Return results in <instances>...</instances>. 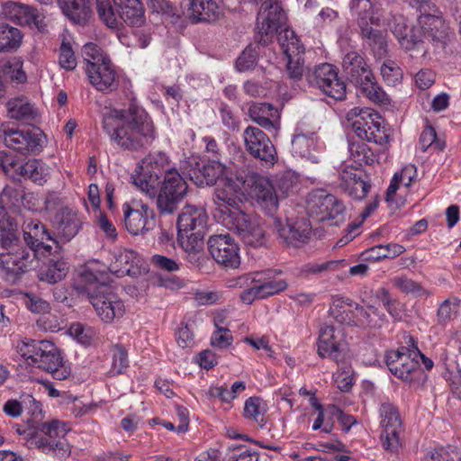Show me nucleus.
<instances>
[{
  "label": "nucleus",
  "mask_w": 461,
  "mask_h": 461,
  "mask_svg": "<svg viewBox=\"0 0 461 461\" xmlns=\"http://www.w3.org/2000/svg\"><path fill=\"white\" fill-rule=\"evenodd\" d=\"M103 129L110 140L124 150H140L156 139L154 122L135 97L129 99L126 107L104 114Z\"/></svg>",
  "instance_id": "obj_1"
},
{
  "label": "nucleus",
  "mask_w": 461,
  "mask_h": 461,
  "mask_svg": "<svg viewBox=\"0 0 461 461\" xmlns=\"http://www.w3.org/2000/svg\"><path fill=\"white\" fill-rule=\"evenodd\" d=\"M86 296L99 318L111 323L124 313V304L108 285V275L95 267L88 266L81 273Z\"/></svg>",
  "instance_id": "obj_2"
},
{
  "label": "nucleus",
  "mask_w": 461,
  "mask_h": 461,
  "mask_svg": "<svg viewBox=\"0 0 461 461\" xmlns=\"http://www.w3.org/2000/svg\"><path fill=\"white\" fill-rule=\"evenodd\" d=\"M18 352L29 366L51 374L56 380L71 375V368L64 362L60 350L50 340L30 339L18 346Z\"/></svg>",
  "instance_id": "obj_3"
},
{
  "label": "nucleus",
  "mask_w": 461,
  "mask_h": 461,
  "mask_svg": "<svg viewBox=\"0 0 461 461\" xmlns=\"http://www.w3.org/2000/svg\"><path fill=\"white\" fill-rule=\"evenodd\" d=\"M208 215L202 206L185 205L177 218V241L188 253L190 260L199 259L203 249V237L207 226Z\"/></svg>",
  "instance_id": "obj_4"
},
{
  "label": "nucleus",
  "mask_w": 461,
  "mask_h": 461,
  "mask_svg": "<svg viewBox=\"0 0 461 461\" xmlns=\"http://www.w3.org/2000/svg\"><path fill=\"white\" fill-rule=\"evenodd\" d=\"M411 348L401 347L396 350H389L385 354V363L390 372L397 378L408 382L423 384L428 375L420 369V358L427 370L432 368V360L422 354L414 344L412 337H409Z\"/></svg>",
  "instance_id": "obj_5"
},
{
  "label": "nucleus",
  "mask_w": 461,
  "mask_h": 461,
  "mask_svg": "<svg viewBox=\"0 0 461 461\" xmlns=\"http://www.w3.org/2000/svg\"><path fill=\"white\" fill-rule=\"evenodd\" d=\"M350 7L358 15L357 24L363 47L375 58L384 59L388 52L387 32L375 26L378 19L374 16L371 1L351 0Z\"/></svg>",
  "instance_id": "obj_6"
},
{
  "label": "nucleus",
  "mask_w": 461,
  "mask_h": 461,
  "mask_svg": "<svg viewBox=\"0 0 461 461\" xmlns=\"http://www.w3.org/2000/svg\"><path fill=\"white\" fill-rule=\"evenodd\" d=\"M0 268L6 278L15 280L32 268L37 254L22 244L13 230L4 233L0 242Z\"/></svg>",
  "instance_id": "obj_7"
},
{
  "label": "nucleus",
  "mask_w": 461,
  "mask_h": 461,
  "mask_svg": "<svg viewBox=\"0 0 461 461\" xmlns=\"http://www.w3.org/2000/svg\"><path fill=\"white\" fill-rule=\"evenodd\" d=\"M343 71L348 79L359 88L370 101L375 104H388L390 98L383 88L375 82V77L365 59L357 51L348 52L342 61Z\"/></svg>",
  "instance_id": "obj_8"
},
{
  "label": "nucleus",
  "mask_w": 461,
  "mask_h": 461,
  "mask_svg": "<svg viewBox=\"0 0 461 461\" xmlns=\"http://www.w3.org/2000/svg\"><path fill=\"white\" fill-rule=\"evenodd\" d=\"M225 226L235 232L247 247H265L267 243V231L263 221L258 216L244 211H233L223 218Z\"/></svg>",
  "instance_id": "obj_9"
},
{
  "label": "nucleus",
  "mask_w": 461,
  "mask_h": 461,
  "mask_svg": "<svg viewBox=\"0 0 461 461\" xmlns=\"http://www.w3.org/2000/svg\"><path fill=\"white\" fill-rule=\"evenodd\" d=\"M187 184L179 172L172 168L166 172L157 187L156 205L160 214H173L187 193Z\"/></svg>",
  "instance_id": "obj_10"
},
{
  "label": "nucleus",
  "mask_w": 461,
  "mask_h": 461,
  "mask_svg": "<svg viewBox=\"0 0 461 461\" xmlns=\"http://www.w3.org/2000/svg\"><path fill=\"white\" fill-rule=\"evenodd\" d=\"M0 138L5 145L22 155H37L43 150L46 137L39 129L2 127Z\"/></svg>",
  "instance_id": "obj_11"
},
{
  "label": "nucleus",
  "mask_w": 461,
  "mask_h": 461,
  "mask_svg": "<svg viewBox=\"0 0 461 461\" xmlns=\"http://www.w3.org/2000/svg\"><path fill=\"white\" fill-rule=\"evenodd\" d=\"M41 437H36L35 446L45 454H52L59 456H68L71 452L70 445L66 436L70 429L66 423L53 420L41 423L39 427Z\"/></svg>",
  "instance_id": "obj_12"
},
{
  "label": "nucleus",
  "mask_w": 461,
  "mask_h": 461,
  "mask_svg": "<svg viewBox=\"0 0 461 461\" xmlns=\"http://www.w3.org/2000/svg\"><path fill=\"white\" fill-rule=\"evenodd\" d=\"M167 164L165 154H149L141 160L140 171L133 176V184L149 197H155L161 176L169 170L167 169Z\"/></svg>",
  "instance_id": "obj_13"
},
{
  "label": "nucleus",
  "mask_w": 461,
  "mask_h": 461,
  "mask_svg": "<svg viewBox=\"0 0 461 461\" xmlns=\"http://www.w3.org/2000/svg\"><path fill=\"white\" fill-rule=\"evenodd\" d=\"M307 212L318 221L335 220L338 225L344 219L345 206L335 195L325 190H315L307 199Z\"/></svg>",
  "instance_id": "obj_14"
},
{
  "label": "nucleus",
  "mask_w": 461,
  "mask_h": 461,
  "mask_svg": "<svg viewBox=\"0 0 461 461\" xmlns=\"http://www.w3.org/2000/svg\"><path fill=\"white\" fill-rule=\"evenodd\" d=\"M184 170L198 186L213 185L225 175L226 166L221 160L189 157L184 163Z\"/></svg>",
  "instance_id": "obj_15"
},
{
  "label": "nucleus",
  "mask_w": 461,
  "mask_h": 461,
  "mask_svg": "<svg viewBox=\"0 0 461 461\" xmlns=\"http://www.w3.org/2000/svg\"><path fill=\"white\" fill-rule=\"evenodd\" d=\"M307 80L325 95L341 101L346 97V85L339 77L338 69L331 64L322 63L307 74Z\"/></svg>",
  "instance_id": "obj_16"
},
{
  "label": "nucleus",
  "mask_w": 461,
  "mask_h": 461,
  "mask_svg": "<svg viewBox=\"0 0 461 461\" xmlns=\"http://www.w3.org/2000/svg\"><path fill=\"white\" fill-rule=\"evenodd\" d=\"M380 416L383 427L381 433L382 445L390 453L397 454L402 447L399 437L402 430V421L399 412L392 403L384 402L380 407Z\"/></svg>",
  "instance_id": "obj_17"
},
{
  "label": "nucleus",
  "mask_w": 461,
  "mask_h": 461,
  "mask_svg": "<svg viewBox=\"0 0 461 461\" xmlns=\"http://www.w3.org/2000/svg\"><path fill=\"white\" fill-rule=\"evenodd\" d=\"M207 245L209 253L216 263L225 268L240 267V247L229 233L211 236Z\"/></svg>",
  "instance_id": "obj_18"
},
{
  "label": "nucleus",
  "mask_w": 461,
  "mask_h": 461,
  "mask_svg": "<svg viewBox=\"0 0 461 461\" xmlns=\"http://www.w3.org/2000/svg\"><path fill=\"white\" fill-rule=\"evenodd\" d=\"M124 223L132 235L144 234L155 227V212L147 203L134 201L122 204Z\"/></svg>",
  "instance_id": "obj_19"
},
{
  "label": "nucleus",
  "mask_w": 461,
  "mask_h": 461,
  "mask_svg": "<svg viewBox=\"0 0 461 461\" xmlns=\"http://www.w3.org/2000/svg\"><path fill=\"white\" fill-rule=\"evenodd\" d=\"M245 149L266 164H275L277 157L269 137L258 127L248 126L243 131Z\"/></svg>",
  "instance_id": "obj_20"
},
{
  "label": "nucleus",
  "mask_w": 461,
  "mask_h": 461,
  "mask_svg": "<svg viewBox=\"0 0 461 461\" xmlns=\"http://www.w3.org/2000/svg\"><path fill=\"white\" fill-rule=\"evenodd\" d=\"M23 233L27 248L42 257L52 255V247L46 244V241H56L46 225L41 221L37 219L25 221L23 226Z\"/></svg>",
  "instance_id": "obj_21"
},
{
  "label": "nucleus",
  "mask_w": 461,
  "mask_h": 461,
  "mask_svg": "<svg viewBox=\"0 0 461 461\" xmlns=\"http://www.w3.org/2000/svg\"><path fill=\"white\" fill-rule=\"evenodd\" d=\"M343 332L340 329L325 325L320 330L318 339V355L321 358H330L339 364L344 358Z\"/></svg>",
  "instance_id": "obj_22"
},
{
  "label": "nucleus",
  "mask_w": 461,
  "mask_h": 461,
  "mask_svg": "<svg viewBox=\"0 0 461 461\" xmlns=\"http://www.w3.org/2000/svg\"><path fill=\"white\" fill-rule=\"evenodd\" d=\"M86 73L91 85L98 91L110 93L118 88L119 76L110 59L87 65Z\"/></svg>",
  "instance_id": "obj_23"
},
{
  "label": "nucleus",
  "mask_w": 461,
  "mask_h": 461,
  "mask_svg": "<svg viewBox=\"0 0 461 461\" xmlns=\"http://www.w3.org/2000/svg\"><path fill=\"white\" fill-rule=\"evenodd\" d=\"M274 227L278 238L287 246L300 247L306 243L310 238L311 226L304 221L295 222H282L279 219H274Z\"/></svg>",
  "instance_id": "obj_24"
},
{
  "label": "nucleus",
  "mask_w": 461,
  "mask_h": 461,
  "mask_svg": "<svg viewBox=\"0 0 461 461\" xmlns=\"http://www.w3.org/2000/svg\"><path fill=\"white\" fill-rule=\"evenodd\" d=\"M251 197L267 213L273 214L278 207V196L274 185L267 177L257 176L253 178Z\"/></svg>",
  "instance_id": "obj_25"
},
{
  "label": "nucleus",
  "mask_w": 461,
  "mask_h": 461,
  "mask_svg": "<svg viewBox=\"0 0 461 461\" xmlns=\"http://www.w3.org/2000/svg\"><path fill=\"white\" fill-rule=\"evenodd\" d=\"M52 223L60 238L69 241L82 228L83 221L77 212L63 207L55 213Z\"/></svg>",
  "instance_id": "obj_26"
},
{
  "label": "nucleus",
  "mask_w": 461,
  "mask_h": 461,
  "mask_svg": "<svg viewBox=\"0 0 461 461\" xmlns=\"http://www.w3.org/2000/svg\"><path fill=\"white\" fill-rule=\"evenodd\" d=\"M339 187L350 197L357 200L365 198L371 187L368 181H366L361 175L357 174V168L346 167L339 171Z\"/></svg>",
  "instance_id": "obj_27"
},
{
  "label": "nucleus",
  "mask_w": 461,
  "mask_h": 461,
  "mask_svg": "<svg viewBox=\"0 0 461 461\" xmlns=\"http://www.w3.org/2000/svg\"><path fill=\"white\" fill-rule=\"evenodd\" d=\"M185 6L193 23H212L221 15L220 8L213 0H185Z\"/></svg>",
  "instance_id": "obj_28"
},
{
  "label": "nucleus",
  "mask_w": 461,
  "mask_h": 461,
  "mask_svg": "<svg viewBox=\"0 0 461 461\" xmlns=\"http://www.w3.org/2000/svg\"><path fill=\"white\" fill-rule=\"evenodd\" d=\"M14 179H28L39 185H43L50 176V167L41 159L31 158L26 162L19 161Z\"/></svg>",
  "instance_id": "obj_29"
},
{
  "label": "nucleus",
  "mask_w": 461,
  "mask_h": 461,
  "mask_svg": "<svg viewBox=\"0 0 461 461\" xmlns=\"http://www.w3.org/2000/svg\"><path fill=\"white\" fill-rule=\"evenodd\" d=\"M4 14L6 18L20 25L39 26L38 11L32 6L9 2L4 6Z\"/></svg>",
  "instance_id": "obj_30"
},
{
  "label": "nucleus",
  "mask_w": 461,
  "mask_h": 461,
  "mask_svg": "<svg viewBox=\"0 0 461 461\" xmlns=\"http://www.w3.org/2000/svg\"><path fill=\"white\" fill-rule=\"evenodd\" d=\"M68 272V263L59 255H53L40 268L38 278L41 282L54 285L64 279Z\"/></svg>",
  "instance_id": "obj_31"
},
{
  "label": "nucleus",
  "mask_w": 461,
  "mask_h": 461,
  "mask_svg": "<svg viewBox=\"0 0 461 461\" xmlns=\"http://www.w3.org/2000/svg\"><path fill=\"white\" fill-rule=\"evenodd\" d=\"M118 16L131 26L144 23V8L140 0H113Z\"/></svg>",
  "instance_id": "obj_32"
},
{
  "label": "nucleus",
  "mask_w": 461,
  "mask_h": 461,
  "mask_svg": "<svg viewBox=\"0 0 461 461\" xmlns=\"http://www.w3.org/2000/svg\"><path fill=\"white\" fill-rule=\"evenodd\" d=\"M249 115L259 126L271 130L275 128V120L278 118V110L269 103H254L249 108Z\"/></svg>",
  "instance_id": "obj_33"
},
{
  "label": "nucleus",
  "mask_w": 461,
  "mask_h": 461,
  "mask_svg": "<svg viewBox=\"0 0 461 461\" xmlns=\"http://www.w3.org/2000/svg\"><path fill=\"white\" fill-rule=\"evenodd\" d=\"M63 14L77 23H86L91 15L90 0H58Z\"/></svg>",
  "instance_id": "obj_34"
},
{
  "label": "nucleus",
  "mask_w": 461,
  "mask_h": 461,
  "mask_svg": "<svg viewBox=\"0 0 461 461\" xmlns=\"http://www.w3.org/2000/svg\"><path fill=\"white\" fill-rule=\"evenodd\" d=\"M6 105L8 115L12 119L32 123L38 116L34 106L23 97L11 99Z\"/></svg>",
  "instance_id": "obj_35"
},
{
  "label": "nucleus",
  "mask_w": 461,
  "mask_h": 461,
  "mask_svg": "<svg viewBox=\"0 0 461 461\" xmlns=\"http://www.w3.org/2000/svg\"><path fill=\"white\" fill-rule=\"evenodd\" d=\"M256 285L260 294V299L272 296L287 288L284 279H275L271 271L256 272Z\"/></svg>",
  "instance_id": "obj_36"
},
{
  "label": "nucleus",
  "mask_w": 461,
  "mask_h": 461,
  "mask_svg": "<svg viewBox=\"0 0 461 461\" xmlns=\"http://www.w3.org/2000/svg\"><path fill=\"white\" fill-rule=\"evenodd\" d=\"M378 114L370 108L354 107L348 114L347 118L351 121L352 129L358 138H367L366 129L371 127L370 121H375V115Z\"/></svg>",
  "instance_id": "obj_37"
},
{
  "label": "nucleus",
  "mask_w": 461,
  "mask_h": 461,
  "mask_svg": "<svg viewBox=\"0 0 461 461\" xmlns=\"http://www.w3.org/2000/svg\"><path fill=\"white\" fill-rule=\"evenodd\" d=\"M316 147L317 141L313 136L308 137L304 134H297L292 140L293 152L312 163L319 162V158L315 154Z\"/></svg>",
  "instance_id": "obj_38"
},
{
  "label": "nucleus",
  "mask_w": 461,
  "mask_h": 461,
  "mask_svg": "<svg viewBox=\"0 0 461 461\" xmlns=\"http://www.w3.org/2000/svg\"><path fill=\"white\" fill-rule=\"evenodd\" d=\"M355 314L357 321L362 326L378 329L385 321V315L381 313L377 308L373 305H368L366 308L359 304L355 306Z\"/></svg>",
  "instance_id": "obj_39"
},
{
  "label": "nucleus",
  "mask_w": 461,
  "mask_h": 461,
  "mask_svg": "<svg viewBox=\"0 0 461 461\" xmlns=\"http://www.w3.org/2000/svg\"><path fill=\"white\" fill-rule=\"evenodd\" d=\"M415 83L420 93L418 100L426 112L432 110V99L430 98L429 88L432 85L431 71L429 69L420 70L415 77Z\"/></svg>",
  "instance_id": "obj_40"
},
{
  "label": "nucleus",
  "mask_w": 461,
  "mask_h": 461,
  "mask_svg": "<svg viewBox=\"0 0 461 461\" xmlns=\"http://www.w3.org/2000/svg\"><path fill=\"white\" fill-rule=\"evenodd\" d=\"M22 39L19 29L7 23H0V53L15 50L21 45Z\"/></svg>",
  "instance_id": "obj_41"
},
{
  "label": "nucleus",
  "mask_w": 461,
  "mask_h": 461,
  "mask_svg": "<svg viewBox=\"0 0 461 461\" xmlns=\"http://www.w3.org/2000/svg\"><path fill=\"white\" fill-rule=\"evenodd\" d=\"M279 42L286 59L300 57L304 52L303 45L293 30H284L283 32L279 34Z\"/></svg>",
  "instance_id": "obj_42"
},
{
  "label": "nucleus",
  "mask_w": 461,
  "mask_h": 461,
  "mask_svg": "<svg viewBox=\"0 0 461 461\" xmlns=\"http://www.w3.org/2000/svg\"><path fill=\"white\" fill-rule=\"evenodd\" d=\"M213 202L218 206L223 218L229 217L233 211H243L236 195L224 188H217L213 195Z\"/></svg>",
  "instance_id": "obj_43"
},
{
  "label": "nucleus",
  "mask_w": 461,
  "mask_h": 461,
  "mask_svg": "<svg viewBox=\"0 0 461 461\" xmlns=\"http://www.w3.org/2000/svg\"><path fill=\"white\" fill-rule=\"evenodd\" d=\"M405 251L403 246L397 243L387 245H377L363 252L362 256L368 260H380L383 258H393L400 256Z\"/></svg>",
  "instance_id": "obj_44"
},
{
  "label": "nucleus",
  "mask_w": 461,
  "mask_h": 461,
  "mask_svg": "<svg viewBox=\"0 0 461 461\" xmlns=\"http://www.w3.org/2000/svg\"><path fill=\"white\" fill-rule=\"evenodd\" d=\"M345 260H330L325 262H309L303 265L299 274L302 277L309 278L312 276H319L325 272L333 271L339 266H345Z\"/></svg>",
  "instance_id": "obj_45"
},
{
  "label": "nucleus",
  "mask_w": 461,
  "mask_h": 461,
  "mask_svg": "<svg viewBox=\"0 0 461 461\" xmlns=\"http://www.w3.org/2000/svg\"><path fill=\"white\" fill-rule=\"evenodd\" d=\"M375 121H370L371 127L366 129L367 138H360L363 140L374 142L380 146H385L389 142V133L382 125L383 119L379 114H374Z\"/></svg>",
  "instance_id": "obj_46"
},
{
  "label": "nucleus",
  "mask_w": 461,
  "mask_h": 461,
  "mask_svg": "<svg viewBox=\"0 0 461 461\" xmlns=\"http://www.w3.org/2000/svg\"><path fill=\"white\" fill-rule=\"evenodd\" d=\"M454 35L453 30L440 12L434 11V41H437L442 49Z\"/></svg>",
  "instance_id": "obj_47"
},
{
  "label": "nucleus",
  "mask_w": 461,
  "mask_h": 461,
  "mask_svg": "<svg viewBox=\"0 0 461 461\" xmlns=\"http://www.w3.org/2000/svg\"><path fill=\"white\" fill-rule=\"evenodd\" d=\"M426 125L420 135L417 144L416 156L418 160L425 163L430 157L429 148L432 146V125L428 118H425Z\"/></svg>",
  "instance_id": "obj_48"
},
{
  "label": "nucleus",
  "mask_w": 461,
  "mask_h": 461,
  "mask_svg": "<svg viewBox=\"0 0 461 461\" xmlns=\"http://www.w3.org/2000/svg\"><path fill=\"white\" fill-rule=\"evenodd\" d=\"M392 32L398 40L401 47L406 50L415 48L418 44V42L409 35V28L402 17L395 20L392 26Z\"/></svg>",
  "instance_id": "obj_49"
},
{
  "label": "nucleus",
  "mask_w": 461,
  "mask_h": 461,
  "mask_svg": "<svg viewBox=\"0 0 461 461\" xmlns=\"http://www.w3.org/2000/svg\"><path fill=\"white\" fill-rule=\"evenodd\" d=\"M351 158L358 166L372 165L375 160V155L364 142H354L349 145Z\"/></svg>",
  "instance_id": "obj_50"
},
{
  "label": "nucleus",
  "mask_w": 461,
  "mask_h": 461,
  "mask_svg": "<svg viewBox=\"0 0 461 461\" xmlns=\"http://www.w3.org/2000/svg\"><path fill=\"white\" fill-rule=\"evenodd\" d=\"M23 196L24 191L21 187L6 185L0 194V204L9 209L19 207Z\"/></svg>",
  "instance_id": "obj_51"
},
{
  "label": "nucleus",
  "mask_w": 461,
  "mask_h": 461,
  "mask_svg": "<svg viewBox=\"0 0 461 461\" xmlns=\"http://www.w3.org/2000/svg\"><path fill=\"white\" fill-rule=\"evenodd\" d=\"M419 12L418 23L429 35L432 31L431 0H412Z\"/></svg>",
  "instance_id": "obj_52"
},
{
  "label": "nucleus",
  "mask_w": 461,
  "mask_h": 461,
  "mask_svg": "<svg viewBox=\"0 0 461 461\" xmlns=\"http://www.w3.org/2000/svg\"><path fill=\"white\" fill-rule=\"evenodd\" d=\"M113 361L110 369L112 375H121L129 366L128 353L121 345H114L112 348Z\"/></svg>",
  "instance_id": "obj_53"
},
{
  "label": "nucleus",
  "mask_w": 461,
  "mask_h": 461,
  "mask_svg": "<svg viewBox=\"0 0 461 461\" xmlns=\"http://www.w3.org/2000/svg\"><path fill=\"white\" fill-rule=\"evenodd\" d=\"M265 409L262 401L258 397H250L245 402L244 415L248 419L257 421L260 426H264Z\"/></svg>",
  "instance_id": "obj_54"
},
{
  "label": "nucleus",
  "mask_w": 461,
  "mask_h": 461,
  "mask_svg": "<svg viewBox=\"0 0 461 461\" xmlns=\"http://www.w3.org/2000/svg\"><path fill=\"white\" fill-rule=\"evenodd\" d=\"M26 308L36 314H48L51 307L49 302L34 294H25L23 298Z\"/></svg>",
  "instance_id": "obj_55"
},
{
  "label": "nucleus",
  "mask_w": 461,
  "mask_h": 461,
  "mask_svg": "<svg viewBox=\"0 0 461 461\" xmlns=\"http://www.w3.org/2000/svg\"><path fill=\"white\" fill-rule=\"evenodd\" d=\"M299 183V176L291 170L285 171L278 176L275 181L276 187L284 195H287L297 186Z\"/></svg>",
  "instance_id": "obj_56"
},
{
  "label": "nucleus",
  "mask_w": 461,
  "mask_h": 461,
  "mask_svg": "<svg viewBox=\"0 0 461 461\" xmlns=\"http://www.w3.org/2000/svg\"><path fill=\"white\" fill-rule=\"evenodd\" d=\"M96 10L99 17L110 28L119 25L117 14L114 13L109 0H96Z\"/></svg>",
  "instance_id": "obj_57"
},
{
  "label": "nucleus",
  "mask_w": 461,
  "mask_h": 461,
  "mask_svg": "<svg viewBox=\"0 0 461 461\" xmlns=\"http://www.w3.org/2000/svg\"><path fill=\"white\" fill-rule=\"evenodd\" d=\"M82 56L86 65L98 64L110 59L96 44L89 42L83 46Z\"/></svg>",
  "instance_id": "obj_58"
},
{
  "label": "nucleus",
  "mask_w": 461,
  "mask_h": 461,
  "mask_svg": "<svg viewBox=\"0 0 461 461\" xmlns=\"http://www.w3.org/2000/svg\"><path fill=\"white\" fill-rule=\"evenodd\" d=\"M258 53L255 48L247 47L236 60V68L240 72L253 69L258 62Z\"/></svg>",
  "instance_id": "obj_59"
},
{
  "label": "nucleus",
  "mask_w": 461,
  "mask_h": 461,
  "mask_svg": "<svg viewBox=\"0 0 461 461\" xmlns=\"http://www.w3.org/2000/svg\"><path fill=\"white\" fill-rule=\"evenodd\" d=\"M459 300L457 298H450L445 300L438 310V317L441 321H447L455 318L457 313Z\"/></svg>",
  "instance_id": "obj_60"
},
{
  "label": "nucleus",
  "mask_w": 461,
  "mask_h": 461,
  "mask_svg": "<svg viewBox=\"0 0 461 461\" xmlns=\"http://www.w3.org/2000/svg\"><path fill=\"white\" fill-rule=\"evenodd\" d=\"M380 71L384 80L388 85H394L401 78V68L392 60L384 61L381 66Z\"/></svg>",
  "instance_id": "obj_61"
},
{
  "label": "nucleus",
  "mask_w": 461,
  "mask_h": 461,
  "mask_svg": "<svg viewBox=\"0 0 461 461\" xmlns=\"http://www.w3.org/2000/svg\"><path fill=\"white\" fill-rule=\"evenodd\" d=\"M230 451L228 454V461H258V456L256 453L249 451L247 448H243L241 446L231 445L228 447Z\"/></svg>",
  "instance_id": "obj_62"
},
{
  "label": "nucleus",
  "mask_w": 461,
  "mask_h": 461,
  "mask_svg": "<svg viewBox=\"0 0 461 461\" xmlns=\"http://www.w3.org/2000/svg\"><path fill=\"white\" fill-rule=\"evenodd\" d=\"M216 330L212 333L211 343L213 347L226 348L232 343V336L229 334V330L216 325Z\"/></svg>",
  "instance_id": "obj_63"
},
{
  "label": "nucleus",
  "mask_w": 461,
  "mask_h": 461,
  "mask_svg": "<svg viewBox=\"0 0 461 461\" xmlns=\"http://www.w3.org/2000/svg\"><path fill=\"white\" fill-rule=\"evenodd\" d=\"M59 65L67 70H73L77 66L76 57L69 44L63 42L60 46Z\"/></svg>",
  "instance_id": "obj_64"
}]
</instances>
